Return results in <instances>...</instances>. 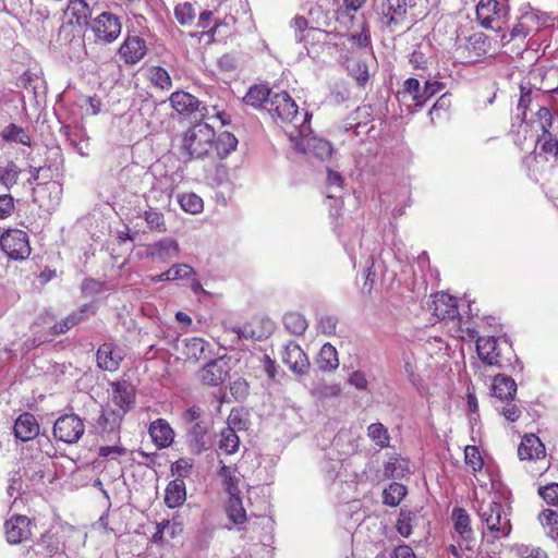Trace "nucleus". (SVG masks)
<instances>
[{"mask_svg": "<svg viewBox=\"0 0 558 558\" xmlns=\"http://www.w3.org/2000/svg\"><path fill=\"white\" fill-rule=\"evenodd\" d=\"M236 146L238 138L231 132L217 135L208 122L198 121L183 133L181 149L193 159L214 157V154L226 159Z\"/></svg>", "mask_w": 558, "mask_h": 558, "instance_id": "obj_1", "label": "nucleus"}, {"mask_svg": "<svg viewBox=\"0 0 558 558\" xmlns=\"http://www.w3.org/2000/svg\"><path fill=\"white\" fill-rule=\"evenodd\" d=\"M271 118L281 125L291 138L307 136L311 132L310 114L299 107L287 92L275 93L266 107Z\"/></svg>", "mask_w": 558, "mask_h": 558, "instance_id": "obj_2", "label": "nucleus"}, {"mask_svg": "<svg viewBox=\"0 0 558 558\" xmlns=\"http://www.w3.org/2000/svg\"><path fill=\"white\" fill-rule=\"evenodd\" d=\"M477 515L484 525L482 530L483 538L494 543L496 541L508 537L512 532L510 520V511L500 501V497L496 496L490 500H483L477 509Z\"/></svg>", "mask_w": 558, "mask_h": 558, "instance_id": "obj_3", "label": "nucleus"}, {"mask_svg": "<svg viewBox=\"0 0 558 558\" xmlns=\"http://www.w3.org/2000/svg\"><path fill=\"white\" fill-rule=\"evenodd\" d=\"M548 26V17L537 11L531 10L522 13L508 34L500 36L504 47L509 48L510 52L521 54L529 45V37H532Z\"/></svg>", "mask_w": 558, "mask_h": 558, "instance_id": "obj_4", "label": "nucleus"}, {"mask_svg": "<svg viewBox=\"0 0 558 558\" xmlns=\"http://www.w3.org/2000/svg\"><path fill=\"white\" fill-rule=\"evenodd\" d=\"M476 353L484 364L498 368L508 367L514 355L511 344L495 337H482L477 339Z\"/></svg>", "mask_w": 558, "mask_h": 558, "instance_id": "obj_5", "label": "nucleus"}, {"mask_svg": "<svg viewBox=\"0 0 558 558\" xmlns=\"http://www.w3.org/2000/svg\"><path fill=\"white\" fill-rule=\"evenodd\" d=\"M89 31L93 35L94 45L108 46L120 37L122 23L118 15L105 11L90 21Z\"/></svg>", "mask_w": 558, "mask_h": 558, "instance_id": "obj_6", "label": "nucleus"}, {"mask_svg": "<svg viewBox=\"0 0 558 558\" xmlns=\"http://www.w3.org/2000/svg\"><path fill=\"white\" fill-rule=\"evenodd\" d=\"M509 10L497 0H480L475 7L478 25L485 29L500 32Z\"/></svg>", "mask_w": 558, "mask_h": 558, "instance_id": "obj_7", "label": "nucleus"}, {"mask_svg": "<svg viewBox=\"0 0 558 558\" xmlns=\"http://www.w3.org/2000/svg\"><path fill=\"white\" fill-rule=\"evenodd\" d=\"M73 531V526L68 523H60L51 525L48 530L43 532L37 539L36 554L45 558H52L57 554L64 550L65 536Z\"/></svg>", "mask_w": 558, "mask_h": 558, "instance_id": "obj_8", "label": "nucleus"}, {"mask_svg": "<svg viewBox=\"0 0 558 558\" xmlns=\"http://www.w3.org/2000/svg\"><path fill=\"white\" fill-rule=\"evenodd\" d=\"M65 13L70 14V19L61 24L58 36L60 39L71 41L74 38L73 28L87 24L92 16V8L87 0H68Z\"/></svg>", "mask_w": 558, "mask_h": 558, "instance_id": "obj_9", "label": "nucleus"}, {"mask_svg": "<svg viewBox=\"0 0 558 558\" xmlns=\"http://www.w3.org/2000/svg\"><path fill=\"white\" fill-rule=\"evenodd\" d=\"M380 16L389 33L403 32L410 27L407 0H384Z\"/></svg>", "mask_w": 558, "mask_h": 558, "instance_id": "obj_10", "label": "nucleus"}, {"mask_svg": "<svg viewBox=\"0 0 558 558\" xmlns=\"http://www.w3.org/2000/svg\"><path fill=\"white\" fill-rule=\"evenodd\" d=\"M0 245L10 259L24 260L31 255L28 234L20 229H9L0 236Z\"/></svg>", "mask_w": 558, "mask_h": 558, "instance_id": "obj_11", "label": "nucleus"}, {"mask_svg": "<svg viewBox=\"0 0 558 558\" xmlns=\"http://www.w3.org/2000/svg\"><path fill=\"white\" fill-rule=\"evenodd\" d=\"M53 437L62 442L76 444L85 433V425L76 414H64L53 424Z\"/></svg>", "mask_w": 558, "mask_h": 558, "instance_id": "obj_12", "label": "nucleus"}, {"mask_svg": "<svg viewBox=\"0 0 558 558\" xmlns=\"http://www.w3.org/2000/svg\"><path fill=\"white\" fill-rule=\"evenodd\" d=\"M5 541L19 545L32 537V521L27 515L13 514L3 524Z\"/></svg>", "mask_w": 558, "mask_h": 558, "instance_id": "obj_13", "label": "nucleus"}, {"mask_svg": "<svg viewBox=\"0 0 558 558\" xmlns=\"http://www.w3.org/2000/svg\"><path fill=\"white\" fill-rule=\"evenodd\" d=\"M428 308L439 320H450L453 323L460 315L457 298L439 292L432 296Z\"/></svg>", "mask_w": 558, "mask_h": 558, "instance_id": "obj_14", "label": "nucleus"}, {"mask_svg": "<svg viewBox=\"0 0 558 558\" xmlns=\"http://www.w3.org/2000/svg\"><path fill=\"white\" fill-rule=\"evenodd\" d=\"M117 53L125 65H134L146 56V41L137 35H128L120 45Z\"/></svg>", "mask_w": 558, "mask_h": 558, "instance_id": "obj_15", "label": "nucleus"}, {"mask_svg": "<svg viewBox=\"0 0 558 558\" xmlns=\"http://www.w3.org/2000/svg\"><path fill=\"white\" fill-rule=\"evenodd\" d=\"M111 400L117 407V411L125 415L135 404L136 389L129 380H118L111 383Z\"/></svg>", "mask_w": 558, "mask_h": 558, "instance_id": "obj_16", "label": "nucleus"}, {"mask_svg": "<svg viewBox=\"0 0 558 558\" xmlns=\"http://www.w3.org/2000/svg\"><path fill=\"white\" fill-rule=\"evenodd\" d=\"M453 527L459 538V547L472 550V543L474 542V532L471 526V518L465 509L453 508L451 513Z\"/></svg>", "mask_w": 558, "mask_h": 558, "instance_id": "obj_17", "label": "nucleus"}, {"mask_svg": "<svg viewBox=\"0 0 558 558\" xmlns=\"http://www.w3.org/2000/svg\"><path fill=\"white\" fill-rule=\"evenodd\" d=\"M281 361L295 374H305L310 361L303 349L294 341H289L281 351Z\"/></svg>", "mask_w": 558, "mask_h": 558, "instance_id": "obj_18", "label": "nucleus"}, {"mask_svg": "<svg viewBox=\"0 0 558 558\" xmlns=\"http://www.w3.org/2000/svg\"><path fill=\"white\" fill-rule=\"evenodd\" d=\"M532 128L539 137L558 138V116L541 107L532 119Z\"/></svg>", "mask_w": 558, "mask_h": 558, "instance_id": "obj_19", "label": "nucleus"}, {"mask_svg": "<svg viewBox=\"0 0 558 558\" xmlns=\"http://www.w3.org/2000/svg\"><path fill=\"white\" fill-rule=\"evenodd\" d=\"M492 50V41L485 33L476 32L471 34L465 41V58L470 62L478 61L481 58L489 54Z\"/></svg>", "mask_w": 558, "mask_h": 558, "instance_id": "obj_20", "label": "nucleus"}, {"mask_svg": "<svg viewBox=\"0 0 558 558\" xmlns=\"http://www.w3.org/2000/svg\"><path fill=\"white\" fill-rule=\"evenodd\" d=\"M179 243L171 238H163L159 241L145 245V256L153 260L167 262L179 255Z\"/></svg>", "mask_w": 558, "mask_h": 558, "instance_id": "obj_21", "label": "nucleus"}, {"mask_svg": "<svg viewBox=\"0 0 558 558\" xmlns=\"http://www.w3.org/2000/svg\"><path fill=\"white\" fill-rule=\"evenodd\" d=\"M518 457L520 460L526 461L544 460L546 449L539 437L534 434H525L518 447Z\"/></svg>", "mask_w": 558, "mask_h": 558, "instance_id": "obj_22", "label": "nucleus"}, {"mask_svg": "<svg viewBox=\"0 0 558 558\" xmlns=\"http://www.w3.org/2000/svg\"><path fill=\"white\" fill-rule=\"evenodd\" d=\"M210 162L204 166V179L213 187L221 186L229 182V168L219 159L216 154L214 157H208Z\"/></svg>", "mask_w": 558, "mask_h": 558, "instance_id": "obj_23", "label": "nucleus"}, {"mask_svg": "<svg viewBox=\"0 0 558 558\" xmlns=\"http://www.w3.org/2000/svg\"><path fill=\"white\" fill-rule=\"evenodd\" d=\"M198 112L201 116L199 122L217 120L221 125L230 123V116L226 112V104L219 97L217 99L209 97V101L202 102L198 107Z\"/></svg>", "mask_w": 558, "mask_h": 558, "instance_id": "obj_24", "label": "nucleus"}, {"mask_svg": "<svg viewBox=\"0 0 558 558\" xmlns=\"http://www.w3.org/2000/svg\"><path fill=\"white\" fill-rule=\"evenodd\" d=\"M122 360L120 350L113 343H102L96 353L98 367L106 372H116Z\"/></svg>", "mask_w": 558, "mask_h": 558, "instance_id": "obj_25", "label": "nucleus"}, {"mask_svg": "<svg viewBox=\"0 0 558 558\" xmlns=\"http://www.w3.org/2000/svg\"><path fill=\"white\" fill-rule=\"evenodd\" d=\"M13 433L17 439L22 441H29L38 436L39 424L32 413L24 412L15 420Z\"/></svg>", "mask_w": 558, "mask_h": 558, "instance_id": "obj_26", "label": "nucleus"}, {"mask_svg": "<svg viewBox=\"0 0 558 558\" xmlns=\"http://www.w3.org/2000/svg\"><path fill=\"white\" fill-rule=\"evenodd\" d=\"M236 416L231 412L228 423L229 425L225 427L219 434L218 440V453L223 454H233L239 450L240 447V438L236 435L231 424L235 425Z\"/></svg>", "mask_w": 558, "mask_h": 558, "instance_id": "obj_27", "label": "nucleus"}, {"mask_svg": "<svg viewBox=\"0 0 558 558\" xmlns=\"http://www.w3.org/2000/svg\"><path fill=\"white\" fill-rule=\"evenodd\" d=\"M148 432L154 444L160 449L168 448L174 440V432L165 418L151 422Z\"/></svg>", "mask_w": 558, "mask_h": 558, "instance_id": "obj_28", "label": "nucleus"}, {"mask_svg": "<svg viewBox=\"0 0 558 558\" xmlns=\"http://www.w3.org/2000/svg\"><path fill=\"white\" fill-rule=\"evenodd\" d=\"M169 101L171 107L183 116H190L196 111H198V107L202 105L195 96L187 92L177 90L173 92Z\"/></svg>", "mask_w": 558, "mask_h": 558, "instance_id": "obj_29", "label": "nucleus"}, {"mask_svg": "<svg viewBox=\"0 0 558 558\" xmlns=\"http://www.w3.org/2000/svg\"><path fill=\"white\" fill-rule=\"evenodd\" d=\"M187 445L192 452L202 453L208 449V428L204 422H196L187 433Z\"/></svg>", "mask_w": 558, "mask_h": 558, "instance_id": "obj_30", "label": "nucleus"}, {"mask_svg": "<svg viewBox=\"0 0 558 558\" xmlns=\"http://www.w3.org/2000/svg\"><path fill=\"white\" fill-rule=\"evenodd\" d=\"M51 19V11L46 2L39 1L31 4L29 9L25 13V17H22L21 23L25 25H32L37 28L43 27L44 24Z\"/></svg>", "mask_w": 558, "mask_h": 558, "instance_id": "obj_31", "label": "nucleus"}, {"mask_svg": "<svg viewBox=\"0 0 558 558\" xmlns=\"http://www.w3.org/2000/svg\"><path fill=\"white\" fill-rule=\"evenodd\" d=\"M201 380L208 386H218L222 384L227 376L228 371L226 364L219 360H214L207 363L199 373Z\"/></svg>", "mask_w": 558, "mask_h": 558, "instance_id": "obj_32", "label": "nucleus"}, {"mask_svg": "<svg viewBox=\"0 0 558 558\" xmlns=\"http://www.w3.org/2000/svg\"><path fill=\"white\" fill-rule=\"evenodd\" d=\"M33 202L37 204L40 208L45 210L53 209L59 203V192L52 189L49 183L47 184H37L36 187L33 189Z\"/></svg>", "mask_w": 558, "mask_h": 558, "instance_id": "obj_33", "label": "nucleus"}, {"mask_svg": "<svg viewBox=\"0 0 558 558\" xmlns=\"http://www.w3.org/2000/svg\"><path fill=\"white\" fill-rule=\"evenodd\" d=\"M493 393L501 401H512L517 395V384L506 375H496L493 379Z\"/></svg>", "mask_w": 558, "mask_h": 558, "instance_id": "obj_34", "label": "nucleus"}, {"mask_svg": "<svg viewBox=\"0 0 558 558\" xmlns=\"http://www.w3.org/2000/svg\"><path fill=\"white\" fill-rule=\"evenodd\" d=\"M124 414L122 412L112 410H104L97 420L98 427L108 434H113L120 440V428Z\"/></svg>", "mask_w": 558, "mask_h": 558, "instance_id": "obj_35", "label": "nucleus"}, {"mask_svg": "<svg viewBox=\"0 0 558 558\" xmlns=\"http://www.w3.org/2000/svg\"><path fill=\"white\" fill-rule=\"evenodd\" d=\"M453 327L450 329L453 337L461 339L462 341L477 343V339H481L480 331L476 329L475 323L471 319H463L459 316L453 323Z\"/></svg>", "mask_w": 558, "mask_h": 558, "instance_id": "obj_36", "label": "nucleus"}, {"mask_svg": "<svg viewBox=\"0 0 558 558\" xmlns=\"http://www.w3.org/2000/svg\"><path fill=\"white\" fill-rule=\"evenodd\" d=\"M209 343L199 337H192L184 340L183 355L186 361L198 362L207 356Z\"/></svg>", "mask_w": 558, "mask_h": 558, "instance_id": "obj_37", "label": "nucleus"}, {"mask_svg": "<svg viewBox=\"0 0 558 558\" xmlns=\"http://www.w3.org/2000/svg\"><path fill=\"white\" fill-rule=\"evenodd\" d=\"M186 499L185 483L182 478L171 481L165 490V502L169 508L181 506Z\"/></svg>", "mask_w": 558, "mask_h": 558, "instance_id": "obj_38", "label": "nucleus"}, {"mask_svg": "<svg viewBox=\"0 0 558 558\" xmlns=\"http://www.w3.org/2000/svg\"><path fill=\"white\" fill-rule=\"evenodd\" d=\"M271 90L266 85H253L248 88L247 93L243 97V101L255 109L269 106V99L271 97Z\"/></svg>", "mask_w": 558, "mask_h": 558, "instance_id": "obj_39", "label": "nucleus"}, {"mask_svg": "<svg viewBox=\"0 0 558 558\" xmlns=\"http://www.w3.org/2000/svg\"><path fill=\"white\" fill-rule=\"evenodd\" d=\"M262 324V318L253 317L250 322L245 323L243 327L233 328V331L238 335V339L262 340L266 338L268 333Z\"/></svg>", "mask_w": 558, "mask_h": 558, "instance_id": "obj_40", "label": "nucleus"}, {"mask_svg": "<svg viewBox=\"0 0 558 558\" xmlns=\"http://www.w3.org/2000/svg\"><path fill=\"white\" fill-rule=\"evenodd\" d=\"M316 363L319 369L324 372L333 371L339 366L338 352L330 343H325L320 348Z\"/></svg>", "mask_w": 558, "mask_h": 558, "instance_id": "obj_41", "label": "nucleus"}, {"mask_svg": "<svg viewBox=\"0 0 558 558\" xmlns=\"http://www.w3.org/2000/svg\"><path fill=\"white\" fill-rule=\"evenodd\" d=\"M140 218L144 219L147 225V228L151 232L165 233L167 232V223L165 219V215L162 211L155 207H148V209L144 210Z\"/></svg>", "mask_w": 558, "mask_h": 558, "instance_id": "obj_42", "label": "nucleus"}, {"mask_svg": "<svg viewBox=\"0 0 558 558\" xmlns=\"http://www.w3.org/2000/svg\"><path fill=\"white\" fill-rule=\"evenodd\" d=\"M399 94H401L403 98L410 97L415 107H423L425 105L423 88H421L420 81L415 77L407 78Z\"/></svg>", "mask_w": 558, "mask_h": 558, "instance_id": "obj_43", "label": "nucleus"}, {"mask_svg": "<svg viewBox=\"0 0 558 558\" xmlns=\"http://www.w3.org/2000/svg\"><path fill=\"white\" fill-rule=\"evenodd\" d=\"M284 328L292 335L302 336L308 326L304 315L299 312H288L283 316Z\"/></svg>", "mask_w": 558, "mask_h": 558, "instance_id": "obj_44", "label": "nucleus"}, {"mask_svg": "<svg viewBox=\"0 0 558 558\" xmlns=\"http://www.w3.org/2000/svg\"><path fill=\"white\" fill-rule=\"evenodd\" d=\"M226 511L230 521L234 524H242L246 521V511L243 507L240 494L229 495Z\"/></svg>", "mask_w": 558, "mask_h": 558, "instance_id": "obj_45", "label": "nucleus"}, {"mask_svg": "<svg viewBox=\"0 0 558 558\" xmlns=\"http://www.w3.org/2000/svg\"><path fill=\"white\" fill-rule=\"evenodd\" d=\"M538 521L544 527L546 535L554 539H558V512L553 509H544L538 514Z\"/></svg>", "mask_w": 558, "mask_h": 558, "instance_id": "obj_46", "label": "nucleus"}, {"mask_svg": "<svg viewBox=\"0 0 558 558\" xmlns=\"http://www.w3.org/2000/svg\"><path fill=\"white\" fill-rule=\"evenodd\" d=\"M21 173L22 170L19 165L13 160H9L5 165L0 166V183L8 190H11L17 184Z\"/></svg>", "mask_w": 558, "mask_h": 558, "instance_id": "obj_47", "label": "nucleus"}, {"mask_svg": "<svg viewBox=\"0 0 558 558\" xmlns=\"http://www.w3.org/2000/svg\"><path fill=\"white\" fill-rule=\"evenodd\" d=\"M1 137L5 142H14V143H21L26 146L32 145V140L27 135V133L24 131V129L15 123H10L7 125L2 133Z\"/></svg>", "mask_w": 558, "mask_h": 558, "instance_id": "obj_48", "label": "nucleus"}, {"mask_svg": "<svg viewBox=\"0 0 558 558\" xmlns=\"http://www.w3.org/2000/svg\"><path fill=\"white\" fill-rule=\"evenodd\" d=\"M464 462L465 465L471 470L477 481V473H481L484 466V460L476 446H466L464 449Z\"/></svg>", "mask_w": 558, "mask_h": 558, "instance_id": "obj_49", "label": "nucleus"}, {"mask_svg": "<svg viewBox=\"0 0 558 558\" xmlns=\"http://www.w3.org/2000/svg\"><path fill=\"white\" fill-rule=\"evenodd\" d=\"M407 495V487L398 482L391 483L383 493L384 504L397 507Z\"/></svg>", "mask_w": 558, "mask_h": 558, "instance_id": "obj_50", "label": "nucleus"}, {"mask_svg": "<svg viewBox=\"0 0 558 558\" xmlns=\"http://www.w3.org/2000/svg\"><path fill=\"white\" fill-rule=\"evenodd\" d=\"M451 108V95L448 93L442 94L430 108L428 116L432 123L437 120H442L447 117Z\"/></svg>", "mask_w": 558, "mask_h": 558, "instance_id": "obj_51", "label": "nucleus"}, {"mask_svg": "<svg viewBox=\"0 0 558 558\" xmlns=\"http://www.w3.org/2000/svg\"><path fill=\"white\" fill-rule=\"evenodd\" d=\"M368 437L380 448L389 447L390 436L381 423H373L367 428Z\"/></svg>", "mask_w": 558, "mask_h": 558, "instance_id": "obj_52", "label": "nucleus"}, {"mask_svg": "<svg viewBox=\"0 0 558 558\" xmlns=\"http://www.w3.org/2000/svg\"><path fill=\"white\" fill-rule=\"evenodd\" d=\"M150 82L154 86L169 90L172 87V80L168 71L162 66H151L149 70Z\"/></svg>", "mask_w": 558, "mask_h": 558, "instance_id": "obj_53", "label": "nucleus"}, {"mask_svg": "<svg viewBox=\"0 0 558 558\" xmlns=\"http://www.w3.org/2000/svg\"><path fill=\"white\" fill-rule=\"evenodd\" d=\"M416 513L409 510H401L396 523L398 533L403 537H409L412 534L413 523L416 521Z\"/></svg>", "mask_w": 558, "mask_h": 558, "instance_id": "obj_54", "label": "nucleus"}, {"mask_svg": "<svg viewBox=\"0 0 558 558\" xmlns=\"http://www.w3.org/2000/svg\"><path fill=\"white\" fill-rule=\"evenodd\" d=\"M178 202L181 208L190 214H198L203 210L204 203L202 197L195 193H185L179 196Z\"/></svg>", "mask_w": 558, "mask_h": 558, "instance_id": "obj_55", "label": "nucleus"}, {"mask_svg": "<svg viewBox=\"0 0 558 558\" xmlns=\"http://www.w3.org/2000/svg\"><path fill=\"white\" fill-rule=\"evenodd\" d=\"M174 16L181 25L192 24L196 16L194 4L190 1L178 3L174 8Z\"/></svg>", "mask_w": 558, "mask_h": 558, "instance_id": "obj_56", "label": "nucleus"}, {"mask_svg": "<svg viewBox=\"0 0 558 558\" xmlns=\"http://www.w3.org/2000/svg\"><path fill=\"white\" fill-rule=\"evenodd\" d=\"M47 184L52 186L53 190H57V183L52 180V172L50 167H35L32 169V175L27 179L28 184Z\"/></svg>", "mask_w": 558, "mask_h": 558, "instance_id": "obj_57", "label": "nucleus"}, {"mask_svg": "<svg viewBox=\"0 0 558 558\" xmlns=\"http://www.w3.org/2000/svg\"><path fill=\"white\" fill-rule=\"evenodd\" d=\"M81 323V317L76 316L73 312L70 313L66 317L57 322L53 326L50 327L49 333L51 336H59L65 333L68 330L73 328L74 326Z\"/></svg>", "mask_w": 558, "mask_h": 558, "instance_id": "obj_58", "label": "nucleus"}, {"mask_svg": "<svg viewBox=\"0 0 558 558\" xmlns=\"http://www.w3.org/2000/svg\"><path fill=\"white\" fill-rule=\"evenodd\" d=\"M218 474L223 480L226 489L229 495L240 494V489L238 487L239 480L235 475L232 474L230 466L223 464L220 468Z\"/></svg>", "mask_w": 558, "mask_h": 558, "instance_id": "obj_59", "label": "nucleus"}, {"mask_svg": "<svg viewBox=\"0 0 558 558\" xmlns=\"http://www.w3.org/2000/svg\"><path fill=\"white\" fill-rule=\"evenodd\" d=\"M538 495L547 505L558 507V483L539 486Z\"/></svg>", "mask_w": 558, "mask_h": 558, "instance_id": "obj_60", "label": "nucleus"}, {"mask_svg": "<svg viewBox=\"0 0 558 558\" xmlns=\"http://www.w3.org/2000/svg\"><path fill=\"white\" fill-rule=\"evenodd\" d=\"M536 148H538L541 155H551L556 157L558 153V138L537 136Z\"/></svg>", "mask_w": 558, "mask_h": 558, "instance_id": "obj_61", "label": "nucleus"}, {"mask_svg": "<svg viewBox=\"0 0 558 558\" xmlns=\"http://www.w3.org/2000/svg\"><path fill=\"white\" fill-rule=\"evenodd\" d=\"M126 454V448L120 444L113 446H101L98 449V456L107 460H118Z\"/></svg>", "mask_w": 558, "mask_h": 558, "instance_id": "obj_62", "label": "nucleus"}, {"mask_svg": "<svg viewBox=\"0 0 558 558\" xmlns=\"http://www.w3.org/2000/svg\"><path fill=\"white\" fill-rule=\"evenodd\" d=\"M312 150L322 160L328 159L332 155L331 144L323 138H314L312 144Z\"/></svg>", "mask_w": 558, "mask_h": 558, "instance_id": "obj_63", "label": "nucleus"}, {"mask_svg": "<svg viewBox=\"0 0 558 558\" xmlns=\"http://www.w3.org/2000/svg\"><path fill=\"white\" fill-rule=\"evenodd\" d=\"M515 554L519 558H548L544 549L523 544L515 546Z\"/></svg>", "mask_w": 558, "mask_h": 558, "instance_id": "obj_64", "label": "nucleus"}]
</instances>
